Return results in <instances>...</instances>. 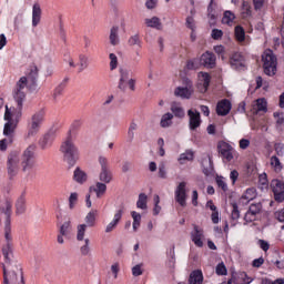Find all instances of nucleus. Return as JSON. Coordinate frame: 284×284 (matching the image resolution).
Segmentation results:
<instances>
[{"instance_id":"79ce46f5","label":"nucleus","mask_w":284,"mask_h":284,"mask_svg":"<svg viewBox=\"0 0 284 284\" xmlns=\"http://www.w3.org/2000/svg\"><path fill=\"white\" fill-rule=\"evenodd\" d=\"M79 72H83V70H87V68L90 65L89 63V59H88V55L85 54H80L79 55Z\"/></svg>"},{"instance_id":"f257e3e1","label":"nucleus","mask_w":284,"mask_h":284,"mask_svg":"<svg viewBox=\"0 0 284 284\" xmlns=\"http://www.w3.org/2000/svg\"><path fill=\"white\" fill-rule=\"evenodd\" d=\"M23 88H26V79H22L18 83L17 90L13 92V99L17 103V108L13 111H10L6 106L4 121H8L4 124L3 134L8 138L9 143H12L14 139V132L19 120L21 119V112L23 110V101H26V94L23 93Z\"/></svg>"},{"instance_id":"412c9836","label":"nucleus","mask_w":284,"mask_h":284,"mask_svg":"<svg viewBox=\"0 0 284 284\" xmlns=\"http://www.w3.org/2000/svg\"><path fill=\"white\" fill-rule=\"evenodd\" d=\"M253 114H261L267 112V101L265 99H257L252 108Z\"/></svg>"},{"instance_id":"680f3d73","label":"nucleus","mask_w":284,"mask_h":284,"mask_svg":"<svg viewBox=\"0 0 284 284\" xmlns=\"http://www.w3.org/2000/svg\"><path fill=\"white\" fill-rule=\"evenodd\" d=\"M111 272L114 276V278H119V272H121V266L119 265L118 262L111 265Z\"/></svg>"},{"instance_id":"39448f33","label":"nucleus","mask_w":284,"mask_h":284,"mask_svg":"<svg viewBox=\"0 0 284 284\" xmlns=\"http://www.w3.org/2000/svg\"><path fill=\"white\" fill-rule=\"evenodd\" d=\"M6 219V241H7V250H12V243L10 242V219L12 216V202L10 200H6L4 204L0 206V225H1V216Z\"/></svg>"},{"instance_id":"2f4dec72","label":"nucleus","mask_w":284,"mask_h":284,"mask_svg":"<svg viewBox=\"0 0 284 284\" xmlns=\"http://www.w3.org/2000/svg\"><path fill=\"white\" fill-rule=\"evenodd\" d=\"M52 133H47L43 135V138L40 140V146L42 150H48V148H50V145H52Z\"/></svg>"},{"instance_id":"ea45409f","label":"nucleus","mask_w":284,"mask_h":284,"mask_svg":"<svg viewBox=\"0 0 284 284\" xmlns=\"http://www.w3.org/2000/svg\"><path fill=\"white\" fill-rule=\"evenodd\" d=\"M235 19H236V16H234V13H232V11H225L224 16L222 18V23H224L226 26H232V23L234 22Z\"/></svg>"},{"instance_id":"a878e982","label":"nucleus","mask_w":284,"mask_h":284,"mask_svg":"<svg viewBox=\"0 0 284 284\" xmlns=\"http://www.w3.org/2000/svg\"><path fill=\"white\" fill-rule=\"evenodd\" d=\"M73 180L77 183H85V181H88V173H85V171L81 170V168H77L73 172Z\"/></svg>"},{"instance_id":"09e8293b","label":"nucleus","mask_w":284,"mask_h":284,"mask_svg":"<svg viewBox=\"0 0 284 284\" xmlns=\"http://www.w3.org/2000/svg\"><path fill=\"white\" fill-rule=\"evenodd\" d=\"M215 273L217 276H226L227 275V267H225L224 263H220L215 267Z\"/></svg>"},{"instance_id":"69168bd1","label":"nucleus","mask_w":284,"mask_h":284,"mask_svg":"<svg viewBox=\"0 0 284 284\" xmlns=\"http://www.w3.org/2000/svg\"><path fill=\"white\" fill-rule=\"evenodd\" d=\"M216 184H217V187H220L223 192H227V183L223 181V178H217Z\"/></svg>"},{"instance_id":"13d9d810","label":"nucleus","mask_w":284,"mask_h":284,"mask_svg":"<svg viewBox=\"0 0 284 284\" xmlns=\"http://www.w3.org/2000/svg\"><path fill=\"white\" fill-rule=\"evenodd\" d=\"M109 58H110V61H111L110 62L111 70H116V65H119V60L116 58V54L110 53Z\"/></svg>"},{"instance_id":"37998d69","label":"nucleus","mask_w":284,"mask_h":284,"mask_svg":"<svg viewBox=\"0 0 284 284\" xmlns=\"http://www.w3.org/2000/svg\"><path fill=\"white\" fill-rule=\"evenodd\" d=\"M242 199H244L245 201H254V199H256V189H247L242 195Z\"/></svg>"},{"instance_id":"f03ea898","label":"nucleus","mask_w":284,"mask_h":284,"mask_svg":"<svg viewBox=\"0 0 284 284\" xmlns=\"http://www.w3.org/2000/svg\"><path fill=\"white\" fill-rule=\"evenodd\" d=\"M60 152L63 155V161L68 163L69 168H74L79 161V149L72 141V138H67L60 146Z\"/></svg>"},{"instance_id":"f3484780","label":"nucleus","mask_w":284,"mask_h":284,"mask_svg":"<svg viewBox=\"0 0 284 284\" xmlns=\"http://www.w3.org/2000/svg\"><path fill=\"white\" fill-rule=\"evenodd\" d=\"M27 203H28V200H26V191H23L16 201V204H14L16 214L18 215L26 214V210H28Z\"/></svg>"},{"instance_id":"a19ab883","label":"nucleus","mask_w":284,"mask_h":284,"mask_svg":"<svg viewBox=\"0 0 284 284\" xmlns=\"http://www.w3.org/2000/svg\"><path fill=\"white\" fill-rule=\"evenodd\" d=\"M235 39L239 43H243V41H245V29H243V27H235Z\"/></svg>"},{"instance_id":"6e6552de","label":"nucleus","mask_w":284,"mask_h":284,"mask_svg":"<svg viewBox=\"0 0 284 284\" xmlns=\"http://www.w3.org/2000/svg\"><path fill=\"white\" fill-rule=\"evenodd\" d=\"M22 79H24V88L22 91L26 100V90L28 88V82L30 81V83H37V79H39V68H37V65H31L29 68L27 77L20 78V80L17 82L16 88L13 89V92H17V89L19 88V83H21Z\"/></svg>"},{"instance_id":"72a5a7b5","label":"nucleus","mask_w":284,"mask_h":284,"mask_svg":"<svg viewBox=\"0 0 284 284\" xmlns=\"http://www.w3.org/2000/svg\"><path fill=\"white\" fill-rule=\"evenodd\" d=\"M174 119V114L172 113H165L162 115L160 125L161 128H170L172 125V120Z\"/></svg>"},{"instance_id":"c03bdc74","label":"nucleus","mask_w":284,"mask_h":284,"mask_svg":"<svg viewBox=\"0 0 284 284\" xmlns=\"http://www.w3.org/2000/svg\"><path fill=\"white\" fill-rule=\"evenodd\" d=\"M261 210H263V204H261V202L253 203L248 207V212H251V214H255L256 216L257 214H261Z\"/></svg>"},{"instance_id":"6ab92c4d","label":"nucleus","mask_w":284,"mask_h":284,"mask_svg":"<svg viewBox=\"0 0 284 284\" xmlns=\"http://www.w3.org/2000/svg\"><path fill=\"white\" fill-rule=\"evenodd\" d=\"M174 94L181 99H190L192 97V82L187 81L186 87L176 88Z\"/></svg>"},{"instance_id":"bb28decb","label":"nucleus","mask_w":284,"mask_h":284,"mask_svg":"<svg viewBox=\"0 0 284 284\" xmlns=\"http://www.w3.org/2000/svg\"><path fill=\"white\" fill-rule=\"evenodd\" d=\"M230 64L232 68H235V70H239V68L243 67V55L239 52L233 53L230 59Z\"/></svg>"},{"instance_id":"dca6fc26","label":"nucleus","mask_w":284,"mask_h":284,"mask_svg":"<svg viewBox=\"0 0 284 284\" xmlns=\"http://www.w3.org/2000/svg\"><path fill=\"white\" fill-rule=\"evenodd\" d=\"M60 234L57 237L58 243L60 245H63V236L68 237L70 234H72V222L67 221L64 222L59 230Z\"/></svg>"},{"instance_id":"3c124183","label":"nucleus","mask_w":284,"mask_h":284,"mask_svg":"<svg viewBox=\"0 0 284 284\" xmlns=\"http://www.w3.org/2000/svg\"><path fill=\"white\" fill-rule=\"evenodd\" d=\"M87 229H88V225H85V224L78 225V234H77L78 241H83V237L85 236Z\"/></svg>"},{"instance_id":"8fccbe9b","label":"nucleus","mask_w":284,"mask_h":284,"mask_svg":"<svg viewBox=\"0 0 284 284\" xmlns=\"http://www.w3.org/2000/svg\"><path fill=\"white\" fill-rule=\"evenodd\" d=\"M63 90H65V83L62 82L60 83L55 89H54V92H53V99L54 101H57V98L58 97H61L63 94Z\"/></svg>"},{"instance_id":"5fc2aeb1","label":"nucleus","mask_w":284,"mask_h":284,"mask_svg":"<svg viewBox=\"0 0 284 284\" xmlns=\"http://www.w3.org/2000/svg\"><path fill=\"white\" fill-rule=\"evenodd\" d=\"M123 212H125V205H121L120 209L115 212L113 222L119 223L123 217Z\"/></svg>"},{"instance_id":"4468645a","label":"nucleus","mask_w":284,"mask_h":284,"mask_svg":"<svg viewBox=\"0 0 284 284\" xmlns=\"http://www.w3.org/2000/svg\"><path fill=\"white\" fill-rule=\"evenodd\" d=\"M201 165L205 176H212V174H214V162L212 161V156L205 155L202 158Z\"/></svg>"},{"instance_id":"052dcab7","label":"nucleus","mask_w":284,"mask_h":284,"mask_svg":"<svg viewBox=\"0 0 284 284\" xmlns=\"http://www.w3.org/2000/svg\"><path fill=\"white\" fill-rule=\"evenodd\" d=\"M143 264H138L132 267V275L133 276H141L143 274Z\"/></svg>"},{"instance_id":"e433bc0d","label":"nucleus","mask_w":284,"mask_h":284,"mask_svg":"<svg viewBox=\"0 0 284 284\" xmlns=\"http://www.w3.org/2000/svg\"><path fill=\"white\" fill-rule=\"evenodd\" d=\"M171 111L178 119H183V116H185V111L183 110V108H181L179 103H173L171 105Z\"/></svg>"},{"instance_id":"aec40b11","label":"nucleus","mask_w":284,"mask_h":284,"mask_svg":"<svg viewBox=\"0 0 284 284\" xmlns=\"http://www.w3.org/2000/svg\"><path fill=\"white\" fill-rule=\"evenodd\" d=\"M89 192H94L97 199H101L108 192V185L104 182H97L94 186H90Z\"/></svg>"},{"instance_id":"20e7f679","label":"nucleus","mask_w":284,"mask_h":284,"mask_svg":"<svg viewBox=\"0 0 284 284\" xmlns=\"http://www.w3.org/2000/svg\"><path fill=\"white\" fill-rule=\"evenodd\" d=\"M37 146L34 144L29 145L21 155V169L22 172H32L37 168V160L34 159V151Z\"/></svg>"},{"instance_id":"f8f14e48","label":"nucleus","mask_w":284,"mask_h":284,"mask_svg":"<svg viewBox=\"0 0 284 284\" xmlns=\"http://www.w3.org/2000/svg\"><path fill=\"white\" fill-rule=\"evenodd\" d=\"M232 150H234V148H232L230 143L225 141H220L217 143V152L221 154V156H223V159H226V161H232V159H234Z\"/></svg>"},{"instance_id":"9d476101","label":"nucleus","mask_w":284,"mask_h":284,"mask_svg":"<svg viewBox=\"0 0 284 284\" xmlns=\"http://www.w3.org/2000/svg\"><path fill=\"white\" fill-rule=\"evenodd\" d=\"M185 187H187V182H180L175 189V201L181 205V207H185V205H187L185 202L187 199V191Z\"/></svg>"},{"instance_id":"338daca9","label":"nucleus","mask_w":284,"mask_h":284,"mask_svg":"<svg viewBox=\"0 0 284 284\" xmlns=\"http://www.w3.org/2000/svg\"><path fill=\"white\" fill-rule=\"evenodd\" d=\"M244 221H246V223L256 221V214H252V212L247 211L244 215Z\"/></svg>"},{"instance_id":"ddd939ff","label":"nucleus","mask_w":284,"mask_h":284,"mask_svg":"<svg viewBox=\"0 0 284 284\" xmlns=\"http://www.w3.org/2000/svg\"><path fill=\"white\" fill-rule=\"evenodd\" d=\"M203 229L199 225L193 224V231L191 232V241L194 242L196 247H203Z\"/></svg>"},{"instance_id":"0e129e2a","label":"nucleus","mask_w":284,"mask_h":284,"mask_svg":"<svg viewBox=\"0 0 284 284\" xmlns=\"http://www.w3.org/2000/svg\"><path fill=\"white\" fill-rule=\"evenodd\" d=\"M274 219L280 223H284V207L274 213Z\"/></svg>"},{"instance_id":"f704fd0d","label":"nucleus","mask_w":284,"mask_h":284,"mask_svg":"<svg viewBox=\"0 0 284 284\" xmlns=\"http://www.w3.org/2000/svg\"><path fill=\"white\" fill-rule=\"evenodd\" d=\"M136 207L139 210H148V195L145 193H140L136 202Z\"/></svg>"},{"instance_id":"b1692460","label":"nucleus","mask_w":284,"mask_h":284,"mask_svg":"<svg viewBox=\"0 0 284 284\" xmlns=\"http://www.w3.org/2000/svg\"><path fill=\"white\" fill-rule=\"evenodd\" d=\"M97 216H99V211L98 210H91L84 221H85V224L87 227H94V225H97Z\"/></svg>"},{"instance_id":"bf43d9fd","label":"nucleus","mask_w":284,"mask_h":284,"mask_svg":"<svg viewBox=\"0 0 284 284\" xmlns=\"http://www.w3.org/2000/svg\"><path fill=\"white\" fill-rule=\"evenodd\" d=\"M277 254L280 255V260H276L275 265L278 270H284V251H280Z\"/></svg>"},{"instance_id":"c9c22d12","label":"nucleus","mask_w":284,"mask_h":284,"mask_svg":"<svg viewBox=\"0 0 284 284\" xmlns=\"http://www.w3.org/2000/svg\"><path fill=\"white\" fill-rule=\"evenodd\" d=\"M109 39L111 45H119V27H113L111 29Z\"/></svg>"},{"instance_id":"864d4df0","label":"nucleus","mask_w":284,"mask_h":284,"mask_svg":"<svg viewBox=\"0 0 284 284\" xmlns=\"http://www.w3.org/2000/svg\"><path fill=\"white\" fill-rule=\"evenodd\" d=\"M242 14H243V18L245 19L246 17H252V8L250 7V3L247 2H243L242 3Z\"/></svg>"},{"instance_id":"774afa93","label":"nucleus","mask_w":284,"mask_h":284,"mask_svg":"<svg viewBox=\"0 0 284 284\" xmlns=\"http://www.w3.org/2000/svg\"><path fill=\"white\" fill-rule=\"evenodd\" d=\"M240 278L243 281L244 284H250L252 281H254L252 277L247 276V273L241 272L240 273Z\"/></svg>"},{"instance_id":"6e6d98bb","label":"nucleus","mask_w":284,"mask_h":284,"mask_svg":"<svg viewBox=\"0 0 284 284\" xmlns=\"http://www.w3.org/2000/svg\"><path fill=\"white\" fill-rule=\"evenodd\" d=\"M136 128H139L136 122H131V124L129 126V131H128V136H129L130 141L134 140V131L136 130Z\"/></svg>"},{"instance_id":"a211bd4d","label":"nucleus","mask_w":284,"mask_h":284,"mask_svg":"<svg viewBox=\"0 0 284 284\" xmlns=\"http://www.w3.org/2000/svg\"><path fill=\"white\" fill-rule=\"evenodd\" d=\"M230 110H232V102L227 99L220 101L216 105V114L219 116H227Z\"/></svg>"},{"instance_id":"393cba45","label":"nucleus","mask_w":284,"mask_h":284,"mask_svg":"<svg viewBox=\"0 0 284 284\" xmlns=\"http://www.w3.org/2000/svg\"><path fill=\"white\" fill-rule=\"evenodd\" d=\"M145 26L148 28H154L155 30H162L163 29V23H161V19L159 17H153V18H146L144 20Z\"/></svg>"},{"instance_id":"de8ad7c7","label":"nucleus","mask_w":284,"mask_h":284,"mask_svg":"<svg viewBox=\"0 0 284 284\" xmlns=\"http://www.w3.org/2000/svg\"><path fill=\"white\" fill-rule=\"evenodd\" d=\"M129 45H138V48H141V37L139 33L131 36L128 41Z\"/></svg>"},{"instance_id":"423d86ee","label":"nucleus","mask_w":284,"mask_h":284,"mask_svg":"<svg viewBox=\"0 0 284 284\" xmlns=\"http://www.w3.org/2000/svg\"><path fill=\"white\" fill-rule=\"evenodd\" d=\"M263 70L266 77H275L278 61L272 50H267L262 54Z\"/></svg>"},{"instance_id":"603ef678","label":"nucleus","mask_w":284,"mask_h":284,"mask_svg":"<svg viewBox=\"0 0 284 284\" xmlns=\"http://www.w3.org/2000/svg\"><path fill=\"white\" fill-rule=\"evenodd\" d=\"M271 165L272 168H274L275 170H283V165L281 164V160L278 159V156L273 155L271 158Z\"/></svg>"},{"instance_id":"4c0bfd02","label":"nucleus","mask_w":284,"mask_h":284,"mask_svg":"<svg viewBox=\"0 0 284 284\" xmlns=\"http://www.w3.org/2000/svg\"><path fill=\"white\" fill-rule=\"evenodd\" d=\"M181 165L185 163V161H194V151L192 150H186L184 153L180 154L179 159Z\"/></svg>"},{"instance_id":"1a4fd4ad","label":"nucleus","mask_w":284,"mask_h":284,"mask_svg":"<svg viewBox=\"0 0 284 284\" xmlns=\"http://www.w3.org/2000/svg\"><path fill=\"white\" fill-rule=\"evenodd\" d=\"M271 190L274 194L275 201H277V203H283V201H284V182L281 180H272L271 181Z\"/></svg>"},{"instance_id":"49530a36","label":"nucleus","mask_w":284,"mask_h":284,"mask_svg":"<svg viewBox=\"0 0 284 284\" xmlns=\"http://www.w3.org/2000/svg\"><path fill=\"white\" fill-rule=\"evenodd\" d=\"M39 130H41V126L39 124L31 122L28 131V136H37L39 134Z\"/></svg>"},{"instance_id":"7ed1b4c3","label":"nucleus","mask_w":284,"mask_h":284,"mask_svg":"<svg viewBox=\"0 0 284 284\" xmlns=\"http://www.w3.org/2000/svg\"><path fill=\"white\" fill-rule=\"evenodd\" d=\"M3 284H26L23 277V268L21 265L12 266L11 270L6 268V264H2Z\"/></svg>"},{"instance_id":"a18cd8bd","label":"nucleus","mask_w":284,"mask_h":284,"mask_svg":"<svg viewBox=\"0 0 284 284\" xmlns=\"http://www.w3.org/2000/svg\"><path fill=\"white\" fill-rule=\"evenodd\" d=\"M43 119H44V114H43V112L40 111L32 115L31 122L36 123V125L41 126V123H43Z\"/></svg>"},{"instance_id":"0eeeda50","label":"nucleus","mask_w":284,"mask_h":284,"mask_svg":"<svg viewBox=\"0 0 284 284\" xmlns=\"http://www.w3.org/2000/svg\"><path fill=\"white\" fill-rule=\"evenodd\" d=\"M21 163V156L19 151H11L7 158V172L10 179H14L19 174V165Z\"/></svg>"},{"instance_id":"473e14b6","label":"nucleus","mask_w":284,"mask_h":284,"mask_svg":"<svg viewBox=\"0 0 284 284\" xmlns=\"http://www.w3.org/2000/svg\"><path fill=\"white\" fill-rule=\"evenodd\" d=\"M239 219H241V211H239V205L236 203H233L231 212V221L233 226L236 225Z\"/></svg>"},{"instance_id":"2eb2a0df","label":"nucleus","mask_w":284,"mask_h":284,"mask_svg":"<svg viewBox=\"0 0 284 284\" xmlns=\"http://www.w3.org/2000/svg\"><path fill=\"white\" fill-rule=\"evenodd\" d=\"M200 61L204 68H216V55L213 52L206 51L201 55Z\"/></svg>"},{"instance_id":"9b49d317","label":"nucleus","mask_w":284,"mask_h":284,"mask_svg":"<svg viewBox=\"0 0 284 284\" xmlns=\"http://www.w3.org/2000/svg\"><path fill=\"white\" fill-rule=\"evenodd\" d=\"M189 116V128L192 132H194L197 128H201V113L196 110L190 109L187 111Z\"/></svg>"},{"instance_id":"5701e85b","label":"nucleus","mask_w":284,"mask_h":284,"mask_svg":"<svg viewBox=\"0 0 284 284\" xmlns=\"http://www.w3.org/2000/svg\"><path fill=\"white\" fill-rule=\"evenodd\" d=\"M2 257L6 263L9 265L11 263H17L19 261V255L14 253L12 250H2Z\"/></svg>"},{"instance_id":"cd10ccee","label":"nucleus","mask_w":284,"mask_h":284,"mask_svg":"<svg viewBox=\"0 0 284 284\" xmlns=\"http://www.w3.org/2000/svg\"><path fill=\"white\" fill-rule=\"evenodd\" d=\"M189 284H203V272L193 271L189 277Z\"/></svg>"},{"instance_id":"c756f323","label":"nucleus","mask_w":284,"mask_h":284,"mask_svg":"<svg viewBox=\"0 0 284 284\" xmlns=\"http://www.w3.org/2000/svg\"><path fill=\"white\" fill-rule=\"evenodd\" d=\"M199 79L203 85V92H207V88H210V81H211L210 74L207 72H200Z\"/></svg>"},{"instance_id":"58836bf2","label":"nucleus","mask_w":284,"mask_h":284,"mask_svg":"<svg viewBox=\"0 0 284 284\" xmlns=\"http://www.w3.org/2000/svg\"><path fill=\"white\" fill-rule=\"evenodd\" d=\"M131 216L133 219V231L136 232V230L141 227V213H138L136 211H132Z\"/></svg>"},{"instance_id":"e2e57ef3","label":"nucleus","mask_w":284,"mask_h":284,"mask_svg":"<svg viewBox=\"0 0 284 284\" xmlns=\"http://www.w3.org/2000/svg\"><path fill=\"white\" fill-rule=\"evenodd\" d=\"M78 199H79V194L71 193V195L69 197V207H70V210L74 209V203H77Z\"/></svg>"},{"instance_id":"4d7b16f0","label":"nucleus","mask_w":284,"mask_h":284,"mask_svg":"<svg viewBox=\"0 0 284 284\" xmlns=\"http://www.w3.org/2000/svg\"><path fill=\"white\" fill-rule=\"evenodd\" d=\"M99 164L101 165V170H110V165L108 164V158L100 155L98 158Z\"/></svg>"},{"instance_id":"7c9ffc66","label":"nucleus","mask_w":284,"mask_h":284,"mask_svg":"<svg viewBox=\"0 0 284 284\" xmlns=\"http://www.w3.org/2000/svg\"><path fill=\"white\" fill-rule=\"evenodd\" d=\"M99 179L102 183H112V171L110 169L101 170Z\"/></svg>"},{"instance_id":"c85d7f7f","label":"nucleus","mask_w":284,"mask_h":284,"mask_svg":"<svg viewBox=\"0 0 284 284\" xmlns=\"http://www.w3.org/2000/svg\"><path fill=\"white\" fill-rule=\"evenodd\" d=\"M120 83H119V90H125V83L130 80V70L128 69H120Z\"/></svg>"},{"instance_id":"4be33fe9","label":"nucleus","mask_w":284,"mask_h":284,"mask_svg":"<svg viewBox=\"0 0 284 284\" xmlns=\"http://www.w3.org/2000/svg\"><path fill=\"white\" fill-rule=\"evenodd\" d=\"M39 23H41V6H39V3H36L32 7V27L37 28Z\"/></svg>"}]
</instances>
